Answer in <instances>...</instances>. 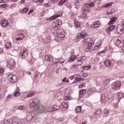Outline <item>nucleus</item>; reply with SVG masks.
Here are the masks:
<instances>
[{
    "mask_svg": "<svg viewBox=\"0 0 124 124\" xmlns=\"http://www.w3.org/2000/svg\"><path fill=\"white\" fill-rule=\"evenodd\" d=\"M31 102L30 105L31 107H33L38 113H42L45 112V108L42 105H38L39 104V99L36 98H32L30 100Z\"/></svg>",
    "mask_w": 124,
    "mask_h": 124,
    "instance_id": "nucleus-1",
    "label": "nucleus"
},
{
    "mask_svg": "<svg viewBox=\"0 0 124 124\" xmlns=\"http://www.w3.org/2000/svg\"><path fill=\"white\" fill-rule=\"evenodd\" d=\"M87 36V34L86 33H84L83 32L78 33L76 37L78 39H80V38L84 39L82 41L83 44L85 46H87V47H89V48H92L93 46V40H91L90 38H86L85 37Z\"/></svg>",
    "mask_w": 124,
    "mask_h": 124,
    "instance_id": "nucleus-2",
    "label": "nucleus"
},
{
    "mask_svg": "<svg viewBox=\"0 0 124 124\" xmlns=\"http://www.w3.org/2000/svg\"><path fill=\"white\" fill-rule=\"evenodd\" d=\"M115 43L118 47H122L123 51H124V42H122L118 37L115 38Z\"/></svg>",
    "mask_w": 124,
    "mask_h": 124,
    "instance_id": "nucleus-3",
    "label": "nucleus"
},
{
    "mask_svg": "<svg viewBox=\"0 0 124 124\" xmlns=\"http://www.w3.org/2000/svg\"><path fill=\"white\" fill-rule=\"evenodd\" d=\"M56 35L57 36V39H59V38H62V37H64V31L62 29H60L57 30Z\"/></svg>",
    "mask_w": 124,
    "mask_h": 124,
    "instance_id": "nucleus-4",
    "label": "nucleus"
},
{
    "mask_svg": "<svg viewBox=\"0 0 124 124\" xmlns=\"http://www.w3.org/2000/svg\"><path fill=\"white\" fill-rule=\"evenodd\" d=\"M8 80L10 83H15L17 81V76L10 75L8 76Z\"/></svg>",
    "mask_w": 124,
    "mask_h": 124,
    "instance_id": "nucleus-5",
    "label": "nucleus"
},
{
    "mask_svg": "<svg viewBox=\"0 0 124 124\" xmlns=\"http://www.w3.org/2000/svg\"><path fill=\"white\" fill-rule=\"evenodd\" d=\"M111 88L113 90H119V89L121 88V82L115 81V82L112 83Z\"/></svg>",
    "mask_w": 124,
    "mask_h": 124,
    "instance_id": "nucleus-6",
    "label": "nucleus"
},
{
    "mask_svg": "<svg viewBox=\"0 0 124 124\" xmlns=\"http://www.w3.org/2000/svg\"><path fill=\"white\" fill-rule=\"evenodd\" d=\"M29 55V51L28 50L25 49L22 52L19 53V58L21 59H25Z\"/></svg>",
    "mask_w": 124,
    "mask_h": 124,
    "instance_id": "nucleus-7",
    "label": "nucleus"
},
{
    "mask_svg": "<svg viewBox=\"0 0 124 124\" xmlns=\"http://www.w3.org/2000/svg\"><path fill=\"white\" fill-rule=\"evenodd\" d=\"M124 26L119 24L117 26L116 31L117 33H120V34H122L123 32H124Z\"/></svg>",
    "mask_w": 124,
    "mask_h": 124,
    "instance_id": "nucleus-8",
    "label": "nucleus"
},
{
    "mask_svg": "<svg viewBox=\"0 0 124 124\" xmlns=\"http://www.w3.org/2000/svg\"><path fill=\"white\" fill-rule=\"evenodd\" d=\"M14 123V118H11L9 119H5L2 122L1 124H12Z\"/></svg>",
    "mask_w": 124,
    "mask_h": 124,
    "instance_id": "nucleus-9",
    "label": "nucleus"
},
{
    "mask_svg": "<svg viewBox=\"0 0 124 124\" xmlns=\"http://www.w3.org/2000/svg\"><path fill=\"white\" fill-rule=\"evenodd\" d=\"M86 56H82V57H79L78 58V62H80L79 65H81V64H83V62L84 61H86Z\"/></svg>",
    "mask_w": 124,
    "mask_h": 124,
    "instance_id": "nucleus-10",
    "label": "nucleus"
},
{
    "mask_svg": "<svg viewBox=\"0 0 124 124\" xmlns=\"http://www.w3.org/2000/svg\"><path fill=\"white\" fill-rule=\"evenodd\" d=\"M111 97L109 96V95H107L106 96H104L101 97V102H104L106 103V101L109 100Z\"/></svg>",
    "mask_w": 124,
    "mask_h": 124,
    "instance_id": "nucleus-11",
    "label": "nucleus"
},
{
    "mask_svg": "<svg viewBox=\"0 0 124 124\" xmlns=\"http://www.w3.org/2000/svg\"><path fill=\"white\" fill-rule=\"evenodd\" d=\"M84 9H83V11L84 12H90V10L89 9H88L87 8H91L90 7V4L89 3H85L84 4Z\"/></svg>",
    "mask_w": 124,
    "mask_h": 124,
    "instance_id": "nucleus-12",
    "label": "nucleus"
},
{
    "mask_svg": "<svg viewBox=\"0 0 124 124\" xmlns=\"http://www.w3.org/2000/svg\"><path fill=\"white\" fill-rule=\"evenodd\" d=\"M92 27L93 29H97L100 27V22L96 21L93 23V24L92 25Z\"/></svg>",
    "mask_w": 124,
    "mask_h": 124,
    "instance_id": "nucleus-13",
    "label": "nucleus"
},
{
    "mask_svg": "<svg viewBox=\"0 0 124 124\" xmlns=\"http://www.w3.org/2000/svg\"><path fill=\"white\" fill-rule=\"evenodd\" d=\"M76 77L75 80V83H79L80 81H82V78H79L80 77V75H75L74 76Z\"/></svg>",
    "mask_w": 124,
    "mask_h": 124,
    "instance_id": "nucleus-14",
    "label": "nucleus"
},
{
    "mask_svg": "<svg viewBox=\"0 0 124 124\" xmlns=\"http://www.w3.org/2000/svg\"><path fill=\"white\" fill-rule=\"evenodd\" d=\"M1 25L2 27L5 28L8 26V21L6 19H3L1 21Z\"/></svg>",
    "mask_w": 124,
    "mask_h": 124,
    "instance_id": "nucleus-15",
    "label": "nucleus"
},
{
    "mask_svg": "<svg viewBox=\"0 0 124 124\" xmlns=\"http://www.w3.org/2000/svg\"><path fill=\"white\" fill-rule=\"evenodd\" d=\"M61 108H62L63 110H66V109L68 108V105L65 102L62 103Z\"/></svg>",
    "mask_w": 124,
    "mask_h": 124,
    "instance_id": "nucleus-16",
    "label": "nucleus"
},
{
    "mask_svg": "<svg viewBox=\"0 0 124 124\" xmlns=\"http://www.w3.org/2000/svg\"><path fill=\"white\" fill-rule=\"evenodd\" d=\"M116 28L115 25H111V26L109 27L107 30V32H110V31H114Z\"/></svg>",
    "mask_w": 124,
    "mask_h": 124,
    "instance_id": "nucleus-17",
    "label": "nucleus"
},
{
    "mask_svg": "<svg viewBox=\"0 0 124 124\" xmlns=\"http://www.w3.org/2000/svg\"><path fill=\"white\" fill-rule=\"evenodd\" d=\"M77 59V57L75 55H72L69 59L68 61L70 62H73L75 60Z\"/></svg>",
    "mask_w": 124,
    "mask_h": 124,
    "instance_id": "nucleus-18",
    "label": "nucleus"
},
{
    "mask_svg": "<svg viewBox=\"0 0 124 124\" xmlns=\"http://www.w3.org/2000/svg\"><path fill=\"white\" fill-rule=\"evenodd\" d=\"M75 5H77L78 6H81V5H83L82 0H77V2H75Z\"/></svg>",
    "mask_w": 124,
    "mask_h": 124,
    "instance_id": "nucleus-19",
    "label": "nucleus"
},
{
    "mask_svg": "<svg viewBox=\"0 0 124 124\" xmlns=\"http://www.w3.org/2000/svg\"><path fill=\"white\" fill-rule=\"evenodd\" d=\"M45 60L48 62H53V58L52 57H49L48 55H46L45 57Z\"/></svg>",
    "mask_w": 124,
    "mask_h": 124,
    "instance_id": "nucleus-20",
    "label": "nucleus"
},
{
    "mask_svg": "<svg viewBox=\"0 0 124 124\" xmlns=\"http://www.w3.org/2000/svg\"><path fill=\"white\" fill-rule=\"evenodd\" d=\"M105 64L106 66H110L112 64V61L109 60H106L105 61Z\"/></svg>",
    "mask_w": 124,
    "mask_h": 124,
    "instance_id": "nucleus-21",
    "label": "nucleus"
},
{
    "mask_svg": "<svg viewBox=\"0 0 124 124\" xmlns=\"http://www.w3.org/2000/svg\"><path fill=\"white\" fill-rule=\"evenodd\" d=\"M101 46V42H97L96 43L95 46H94V49L95 50H98L99 48Z\"/></svg>",
    "mask_w": 124,
    "mask_h": 124,
    "instance_id": "nucleus-22",
    "label": "nucleus"
},
{
    "mask_svg": "<svg viewBox=\"0 0 124 124\" xmlns=\"http://www.w3.org/2000/svg\"><path fill=\"white\" fill-rule=\"evenodd\" d=\"M17 91L15 92V94H14V96H19L20 94H21V93L19 92L20 91V88H17Z\"/></svg>",
    "mask_w": 124,
    "mask_h": 124,
    "instance_id": "nucleus-23",
    "label": "nucleus"
},
{
    "mask_svg": "<svg viewBox=\"0 0 124 124\" xmlns=\"http://www.w3.org/2000/svg\"><path fill=\"white\" fill-rule=\"evenodd\" d=\"M116 17H113V18H111L110 22H108V25L109 26L111 25H113V24L114 23H115V22H116Z\"/></svg>",
    "mask_w": 124,
    "mask_h": 124,
    "instance_id": "nucleus-24",
    "label": "nucleus"
},
{
    "mask_svg": "<svg viewBox=\"0 0 124 124\" xmlns=\"http://www.w3.org/2000/svg\"><path fill=\"white\" fill-rule=\"evenodd\" d=\"M75 111L77 113H80V112H82V108H81V106H78L76 108Z\"/></svg>",
    "mask_w": 124,
    "mask_h": 124,
    "instance_id": "nucleus-25",
    "label": "nucleus"
},
{
    "mask_svg": "<svg viewBox=\"0 0 124 124\" xmlns=\"http://www.w3.org/2000/svg\"><path fill=\"white\" fill-rule=\"evenodd\" d=\"M59 17H60V15H59L53 16L49 18V21H53V20H55V19H56V18H59Z\"/></svg>",
    "mask_w": 124,
    "mask_h": 124,
    "instance_id": "nucleus-26",
    "label": "nucleus"
},
{
    "mask_svg": "<svg viewBox=\"0 0 124 124\" xmlns=\"http://www.w3.org/2000/svg\"><path fill=\"white\" fill-rule=\"evenodd\" d=\"M89 1L91 2H94L95 4H98L100 1H102V0H88Z\"/></svg>",
    "mask_w": 124,
    "mask_h": 124,
    "instance_id": "nucleus-27",
    "label": "nucleus"
},
{
    "mask_svg": "<svg viewBox=\"0 0 124 124\" xmlns=\"http://www.w3.org/2000/svg\"><path fill=\"white\" fill-rule=\"evenodd\" d=\"M13 97V96L11 94H9L8 95L6 99V101H10L11 99H12V98Z\"/></svg>",
    "mask_w": 124,
    "mask_h": 124,
    "instance_id": "nucleus-28",
    "label": "nucleus"
},
{
    "mask_svg": "<svg viewBox=\"0 0 124 124\" xmlns=\"http://www.w3.org/2000/svg\"><path fill=\"white\" fill-rule=\"evenodd\" d=\"M5 47L7 49H10V48H11V43H10V42H7Z\"/></svg>",
    "mask_w": 124,
    "mask_h": 124,
    "instance_id": "nucleus-29",
    "label": "nucleus"
},
{
    "mask_svg": "<svg viewBox=\"0 0 124 124\" xmlns=\"http://www.w3.org/2000/svg\"><path fill=\"white\" fill-rule=\"evenodd\" d=\"M35 94L34 92H30L28 94L27 96L28 97H32V96H34Z\"/></svg>",
    "mask_w": 124,
    "mask_h": 124,
    "instance_id": "nucleus-30",
    "label": "nucleus"
},
{
    "mask_svg": "<svg viewBox=\"0 0 124 124\" xmlns=\"http://www.w3.org/2000/svg\"><path fill=\"white\" fill-rule=\"evenodd\" d=\"M9 64H10L11 66H13V65H15V61H14V59H11L9 62Z\"/></svg>",
    "mask_w": 124,
    "mask_h": 124,
    "instance_id": "nucleus-31",
    "label": "nucleus"
},
{
    "mask_svg": "<svg viewBox=\"0 0 124 124\" xmlns=\"http://www.w3.org/2000/svg\"><path fill=\"white\" fill-rule=\"evenodd\" d=\"M34 117L31 116H28L26 117V120L28 122H31L32 119H33Z\"/></svg>",
    "mask_w": 124,
    "mask_h": 124,
    "instance_id": "nucleus-32",
    "label": "nucleus"
},
{
    "mask_svg": "<svg viewBox=\"0 0 124 124\" xmlns=\"http://www.w3.org/2000/svg\"><path fill=\"white\" fill-rule=\"evenodd\" d=\"M80 26H81V24H80V22L78 21L75 22V27H76V28H80Z\"/></svg>",
    "mask_w": 124,
    "mask_h": 124,
    "instance_id": "nucleus-33",
    "label": "nucleus"
},
{
    "mask_svg": "<svg viewBox=\"0 0 124 124\" xmlns=\"http://www.w3.org/2000/svg\"><path fill=\"white\" fill-rule=\"evenodd\" d=\"M17 6V3H13L11 5H10L9 8H11V9H13V8H15Z\"/></svg>",
    "mask_w": 124,
    "mask_h": 124,
    "instance_id": "nucleus-34",
    "label": "nucleus"
},
{
    "mask_svg": "<svg viewBox=\"0 0 124 124\" xmlns=\"http://www.w3.org/2000/svg\"><path fill=\"white\" fill-rule=\"evenodd\" d=\"M61 23H62V21H61V20H58L57 25L55 26H54V28H56V29H58V27H60L61 26Z\"/></svg>",
    "mask_w": 124,
    "mask_h": 124,
    "instance_id": "nucleus-35",
    "label": "nucleus"
},
{
    "mask_svg": "<svg viewBox=\"0 0 124 124\" xmlns=\"http://www.w3.org/2000/svg\"><path fill=\"white\" fill-rule=\"evenodd\" d=\"M67 1V0H61L59 3V5H62L65 2H66Z\"/></svg>",
    "mask_w": 124,
    "mask_h": 124,
    "instance_id": "nucleus-36",
    "label": "nucleus"
},
{
    "mask_svg": "<svg viewBox=\"0 0 124 124\" xmlns=\"http://www.w3.org/2000/svg\"><path fill=\"white\" fill-rule=\"evenodd\" d=\"M53 107V111H55L56 110H59V109H60V108H61V107H60V106H58L57 105H55Z\"/></svg>",
    "mask_w": 124,
    "mask_h": 124,
    "instance_id": "nucleus-37",
    "label": "nucleus"
},
{
    "mask_svg": "<svg viewBox=\"0 0 124 124\" xmlns=\"http://www.w3.org/2000/svg\"><path fill=\"white\" fill-rule=\"evenodd\" d=\"M47 110L48 112H53V111H54V108L53 107H48L47 108Z\"/></svg>",
    "mask_w": 124,
    "mask_h": 124,
    "instance_id": "nucleus-38",
    "label": "nucleus"
},
{
    "mask_svg": "<svg viewBox=\"0 0 124 124\" xmlns=\"http://www.w3.org/2000/svg\"><path fill=\"white\" fill-rule=\"evenodd\" d=\"M29 11V8H24L22 10V13L25 14V13H27Z\"/></svg>",
    "mask_w": 124,
    "mask_h": 124,
    "instance_id": "nucleus-39",
    "label": "nucleus"
},
{
    "mask_svg": "<svg viewBox=\"0 0 124 124\" xmlns=\"http://www.w3.org/2000/svg\"><path fill=\"white\" fill-rule=\"evenodd\" d=\"M85 93H86V90L82 89L81 90H80L79 94H81L82 95H83V94Z\"/></svg>",
    "mask_w": 124,
    "mask_h": 124,
    "instance_id": "nucleus-40",
    "label": "nucleus"
},
{
    "mask_svg": "<svg viewBox=\"0 0 124 124\" xmlns=\"http://www.w3.org/2000/svg\"><path fill=\"white\" fill-rule=\"evenodd\" d=\"M72 98L69 96H65L64 97V100H71Z\"/></svg>",
    "mask_w": 124,
    "mask_h": 124,
    "instance_id": "nucleus-41",
    "label": "nucleus"
},
{
    "mask_svg": "<svg viewBox=\"0 0 124 124\" xmlns=\"http://www.w3.org/2000/svg\"><path fill=\"white\" fill-rule=\"evenodd\" d=\"M113 13H114V12H112V9H108L107 11V14L108 15H110L111 14H113Z\"/></svg>",
    "mask_w": 124,
    "mask_h": 124,
    "instance_id": "nucleus-42",
    "label": "nucleus"
},
{
    "mask_svg": "<svg viewBox=\"0 0 124 124\" xmlns=\"http://www.w3.org/2000/svg\"><path fill=\"white\" fill-rule=\"evenodd\" d=\"M112 5V3H107L106 5H104L103 7H105L106 8H108V7L111 6Z\"/></svg>",
    "mask_w": 124,
    "mask_h": 124,
    "instance_id": "nucleus-43",
    "label": "nucleus"
},
{
    "mask_svg": "<svg viewBox=\"0 0 124 124\" xmlns=\"http://www.w3.org/2000/svg\"><path fill=\"white\" fill-rule=\"evenodd\" d=\"M104 113L105 115H106V116H107V115H108V114H109V110H108L107 109H105L104 110Z\"/></svg>",
    "mask_w": 124,
    "mask_h": 124,
    "instance_id": "nucleus-44",
    "label": "nucleus"
},
{
    "mask_svg": "<svg viewBox=\"0 0 124 124\" xmlns=\"http://www.w3.org/2000/svg\"><path fill=\"white\" fill-rule=\"evenodd\" d=\"M0 7H2V8H6V7H7V4L6 3L2 4L0 5Z\"/></svg>",
    "mask_w": 124,
    "mask_h": 124,
    "instance_id": "nucleus-45",
    "label": "nucleus"
},
{
    "mask_svg": "<svg viewBox=\"0 0 124 124\" xmlns=\"http://www.w3.org/2000/svg\"><path fill=\"white\" fill-rule=\"evenodd\" d=\"M95 4V2H91V3H89V6L90 8L93 7V6H94Z\"/></svg>",
    "mask_w": 124,
    "mask_h": 124,
    "instance_id": "nucleus-46",
    "label": "nucleus"
},
{
    "mask_svg": "<svg viewBox=\"0 0 124 124\" xmlns=\"http://www.w3.org/2000/svg\"><path fill=\"white\" fill-rule=\"evenodd\" d=\"M25 37L24 36V35H23L22 37H19L18 38H16V40L18 41V40H23V39H24V38Z\"/></svg>",
    "mask_w": 124,
    "mask_h": 124,
    "instance_id": "nucleus-47",
    "label": "nucleus"
},
{
    "mask_svg": "<svg viewBox=\"0 0 124 124\" xmlns=\"http://www.w3.org/2000/svg\"><path fill=\"white\" fill-rule=\"evenodd\" d=\"M104 84H106V85H108L110 83V80L109 79H106L104 82Z\"/></svg>",
    "mask_w": 124,
    "mask_h": 124,
    "instance_id": "nucleus-48",
    "label": "nucleus"
},
{
    "mask_svg": "<svg viewBox=\"0 0 124 124\" xmlns=\"http://www.w3.org/2000/svg\"><path fill=\"white\" fill-rule=\"evenodd\" d=\"M90 68V67H88L87 66H84L83 67V69L84 70H89V69Z\"/></svg>",
    "mask_w": 124,
    "mask_h": 124,
    "instance_id": "nucleus-49",
    "label": "nucleus"
},
{
    "mask_svg": "<svg viewBox=\"0 0 124 124\" xmlns=\"http://www.w3.org/2000/svg\"><path fill=\"white\" fill-rule=\"evenodd\" d=\"M4 72V69H3L2 68H0V74H2Z\"/></svg>",
    "mask_w": 124,
    "mask_h": 124,
    "instance_id": "nucleus-50",
    "label": "nucleus"
},
{
    "mask_svg": "<svg viewBox=\"0 0 124 124\" xmlns=\"http://www.w3.org/2000/svg\"><path fill=\"white\" fill-rule=\"evenodd\" d=\"M23 108V106H19L18 107V109L19 110H22Z\"/></svg>",
    "mask_w": 124,
    "mask_h": 124,
    "instance_id": "nucleus-51",
    "label": "nucleus"
},
{
    "mask_svg": "<svg viewBox=\"0 0 124 124\" xmlns=\"http://www.w3.org/2000/svg\"><path fill=\"white\" fill-rule=\"evenodd\" d=\"M44 0H39L38 1H37V3H38V2H41V3H43L44 2Z\"/></svg>",
    "mask_w": 124,
    "mask_h": 124,
    "instance_id": "nucleus-52",
    "label": "nucleus"
},
{
    "mask_svg": "<svg viewBox=\"0 0 124 124\" xmlns=\"http://www.w3.org/2000/svg\"><path fill=\"white\" fill-rule=\"evenodd\" d=\"M82 17H83V18H85V17H86L87 16V14H82L81 15Z\"/></svg>",
    "mask_w": 124,
    "mask_h": 124,
    "instance_id": "nucleus-53",
    "label": "nucleus"
},
{
    "mask_svg": "<svg viewBox=\"0 0 124 124\" xmlns=\"http://www.w3.org/2000/svg\"><path fill=\"white\" fill-rule=\"evenodd\" d=\"M124 97V95H123L122 93H120L119 94V97H120V98H122V97Z\"/></svg>",
    "mask_w": 124,
    "mask_h": 124,
    "instance_id": "nucleus-54",
    "label": "nucleus"
},
{
    "mask_svg": "<svg viewBox=\"0 0 124 124\" xmlns=\"http://www.w3.org/2000/svg\"><path fill=\"white\" fill-rule=\"evenodd\" d=\"M83 87H85V85H84V84H81V85H80L79 86V89H82V88H83Z\"/></svg>",
    "mask_w": 124,
    "mask_h": 124,
    "instance_id": "nucleus-55",
    "label": "nucleus"
},
{
    "mask_svg": "<svg viewBox=\"0 0 124 124\" xmlns=\"http://www.w3.org/2000/svg\"><path fill=\"white\" fill-rule=\"evenodd\" d=\"M82 75H83V77H87V76H88V74L84 73V74H83Z\"/></svg>",
    "mask_w": 124,
    "mask_h": 124,
    "instance_id": "nucleus-56",
    "label": "nucleus"
},
{
    "mask_svg": "<svg viewBox=\"0 0 124 124\" xmlns=\"http://www.w3.org/2000/svg\"><path fill=\"white\" fill-rule=\"evenodd\" d=\"M32 12H33V11L32 10L29 11V12L28 13V15H30V14H31V13Z\"/></svg>",
    "mask_w": 124,
    "mask_h": 124,
    "instance_id": "nucleus-57",
    "label": "nucleus"
},
{
    "mask_svg": "<svg viewBox=\"0 0 124 124\" xmlns=\"http://www.w3.org/2000/svg\"><path fill=\"white\" fill-rule=\"evenodd\" d=\"M123 62H122V61H119L118 62V65H121V64H122Z\"/></svg>",
    "mask_w": 124,
    "mask_h": 124,
    "instance_id": "nucleus-58",
    "label": "nucleus"
},
{
    "mask_svg": "<svg viewBox=\"0 0 124 124\" xmlns=\"http://www.w3.org/2000/svg\"><path fill=\"white\" fill-rule=\"evenodd\" d=\"M27 74H28V75H31V72L27 71L26 72Z\"/></svg>",
    "mask_w": 124,
    "mask_h": 124,
    "instance_id": "nucleus-59",
    "label": "nucleus"
},
{
    "mask_svg": "<svg viewBox=\"0 0 124 124\" xmlns=\"http://www.w3.org/2000/svg\"><path fill=\"white\" fill-rule=\"evenodd\" d=\"M65 81H66V78H63V79L62 80L63 83H64V82H65Z\"/></svg>",
    "mask_w": 124,
    "mask_h": 124,
    "instance_id": "nucleus-60",
    "label": "nucleus"
},
{
    "mask_svg": "<svg viewBox=\"0 0 124 124\" xmlns=\"http://www.w3.org/2000/svg\"><path fill=\"white\" fill-rule=\"evenodd\" d=\"M12 2H17V0H12Z\"/></svg>",
    "mask_w": 124,
    "mask_h": 124,
    "instance_id": "nucleus-61",
    "label": "nucleus"
},
{
    "mask_svg": "<svg viewBox=\"0 0 124 124\" xmlns=\"http://www.w3.org/2000/svg\"><path fill=\"white\" fill-rule=\"evenodd\" d=\"M24 2H25V0H21V3H24Z\"/></svg>",
    "mask_w": 124,
    "mask_h": 124,
    "instance_id": "nucleus-62",
    "label": "nucleus"
},
{
    "mask_svg": "<svg viewBox=\"0 0 124 124\" xmlns=\"http://www.w3.org/2000/svg\"><path fill=\"white\" fill-rule=\"evenodd\" d=\"M3 51V49H2V48H0V52H1V51Z\"/></svg>",
    "mask_w": 124,
    "mask_h": 124,
    "instance_id": "nucleus-63",
    "label": "nucleus"
},
{
    "mask_svg": "<svg viewBox=\"0 0 124 124\" xmlns=\"http://www.w3.org/2000/svg\"><path fill=\"white\" fill-rule=\"evenodd\" d=\"M66 83H69V80L67 79L66 81Z\"/></svg>",
    "mask_w": 124,
    "mask_h": 124,
    "instance_id": "nucleus-64",
    "label": "nucleus"
}]
</instances>
